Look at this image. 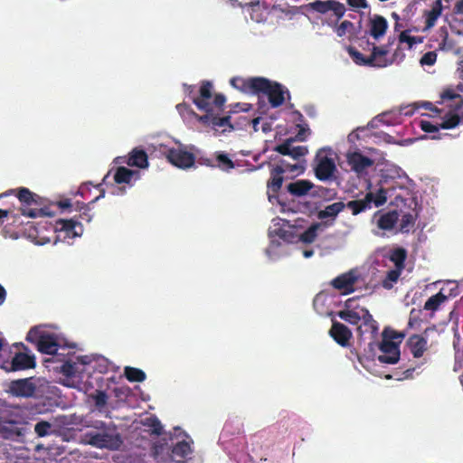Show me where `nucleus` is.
Segmentation results:
<instances>
[{
	"label": "nucleus",
	"mask_w": 463,
	"mask_h": 463,
	"mask_svg": "<svg viewBox=\"0 0 463 463\" xmlns=\"http://www.w3.org/2000/svg\"><path fill=\"white\" fill-rule=\"evenodd\" d=\"M453 11L455 14H463V0H458L455 3Z\"/></svg>",
	"instance_id": "nucleus-64"
},
{
	"label": "nucleus",
	"mask_w": 463,
	"mask_h": 463,
	"mask_svg": "<svg viewBox=\"0 0 463 463\" xmlns=\"http://www.w3.org/2000/svg\"><path fill=\"white\" fill-rule=\"evenodd\" d=\"M347 5L354 8H367L369 6L366 0H347Z\"/></svg>",
	"instance_id": "nucleus-59"
},
{
	"label": "nucleus",
	"mask_w": 463,
	"mask_h": 463,
	"mask_svg": "<svg viewBox=\"0 0 463 463\" xmlns=\"http://www.w3.org/2000/svg\"><path fill=\"white\" fill-rule=\"evenodd\" d=\"M140 174L138 170H132L125 166L116 168L113 179L117 184H131L132 179H138Z\"/></svg>",
	"instance_id": "nucleus-24"
},
{
	"label": "nucleus",
	"mask_w": 463,
	"mask_h": 463,
	"mask_svg": "<svg viewBox=\"0 0 463 463\" xmlns=\"http://www.w3.org/2000/svg\"><path fill=\"white\" fill-rule=\"evenodd\" d=\"M371 200H372V195L365 194V196L363 199L348 201L345 203V207L350 209L351 213L355 216L362 213L366 212L367 209H372L371 208Z\"/></svg>",
	"instance_id": "nucleus-28"
},
{
	"label": "nucleus",
	"mask_w": 463,
	"mask_h": 463,
	"mask_svg": "<svg viewBox=\"0 0 463 463\" xmlns=\"http://www.w3.org/2000/svg\"><path fill=\"white\" fill-rule=\"evenodd\" d=\"M366 310V307L356 304L355 298H348L345 303V309L339 310L337 316L348 324L356 326L362 321Z\"/></svg>",
	"instance_id": "nucleus-10"
},
{
	"label": "nucleus",
	"mask_w": 463,
	"mask_h": 463,
	"mask_svg": "<svg viewBox=\"0 0 463 463\" xmlns=\"http://www.w3.org/2000/svg\"><path fill=\"white\" fill-rule=\"evenodd\" d=\"M357 276L354 271H348L337 276L330 281V285L338 290L342 295H348L354 292Z\"/></svg>",
	"instance_id": "nucleus-15"
},
{
	"label": "nucleus",
	"mask_w": 463,
	"mask_h": 463,
	"mask_svg": "<svg viewBox=\"0 0 463 463\" xmlns=\"http://www.w3.org/2000/svg\"><path fill=\"white\" fill-rule=\"evenodd\" d=\"M398 220L399 214L397 212H389L379 217L377 226L382 230H391L395 226Z\"/></svg>",
	"instance_id": "nucleus-32"
},
{
	"label": "nucleus",
	"mask_w": 463,
	"mask_h": 463,
	"mask_svg": "<svg viewBox=\"0 0 463 463\" xmlns=\"http://www.w3.org/2000/svg\"><path fill=\"white\" fill-rule=\"evenodd\" d=\"M401 273L402 270L396 269L388 271L385 278L382 280V286L386 290H391V288H393L394 284L399 280Z\"/></svg>",
	"instance_id": "nucleus-40"
},
{
	"label": "nucleus",
	"mask_w": 463,
	"mask_h": 463,
	"mask_svg": "<svg viewBox=\"0 0 463 463\" xmlns=\"http://www.w3.org/2000/svg\"><path fill=\"white\" fill-rule=\"evenodd\" d=\"M60 372L66 377H73L80 372L78 363L65 360L60 366Z\"/></svg>",
	"instance_id": "nucleus-41"
},
{
	"label": "nucleus",
	"mask_w": 463,
	"mask_h": 463,
	"mask_svg": "<svg viewBox=\"0 0 463 463\" xmlns=\"http://www.w3.org/2000/svg\"><path fill=\"white\" fill-rule=\"evenodd\" d=\"M416 219V214H412L411 213L402 214L400 220V231L402 232H408L410 229L414 225Z\"/></svg>",
	"instance_id": "nucleus-42"
},
{
	"label": "nucleus",
	"mask_w": 463,
	"mask_h": 463,
	"mask_svg": "<svg viewBox=\"0 0 463 463\" xmlns=\"http://www.w3.org/2000/svg\"><path fill=\"white\" fill-rule=\"evenodd\" d=\"M125 163L132 167L145 169L148 167V156L144 149L135 147L129 152Z\"/></svg>",
	"instance_id": "nucleus-22"
},
{
	"label": "nucleus",
	"mask_w": 463,
	"mask_h": 463,
	"mask_svg": "<svg viewBox=\"0 0 463 463\" xmlns=\"http://www.w3.org/2000/svg\"><path fill=\"white\" fill-rule=\"evenodd\" d=\"M392 43H393V40L392 42H389L387 44L377 45V49H381L383 52H384V55L382 56L380 60H382L383 62H386L385 67H387L392 63H400L405 58V54H404L402 49H401V47H398L395 50V52H393V54L391 58L388 57L389 45Z\"/></svg>",
	"instance_id": "nucleus-27"
},
{
	"label": "nucleus",
	"mask_w": 463,
	"mask_h": 463,
	"mask_svg": "<svg viewBox=\"0 0 463 463\" xmlns=\"http://www.w3.org/2000/svg\"><path fill=\"white\" fill-rule=\"evenodd\" d=\"M444 36L442 41L439 43V48L443 51H451L453 47L455 46L454 40L450 39L449 37V33L447 30L443 31Z\"/></svg>",
	"instance_id": "nucleus-53"
},
{
	"label": "nucleus",
	"mask_w": 463,
	"mask_h": 463,
	"mask_svg": "<svg viewBox=\"0 0 463 463\" xmlns=\"http://www.w3.org/2000/svg\"><path fill=\"white\" fill-rule=\"evenodd\" d=\"M58 206L60 209H71L72 203L70 199H63L58 201Z\"/></svg>",
	"instance_id": "nucleus-63"
},
{
	"label": "nucleus",
	"mask_w": 463,
	"mask_h": 463,
	"mask_svg": "<svg viewBox=\"0 0 463 463\" xmlns=\"http://www.w3.org/2000/svg\"><path fill=\"white\" fill-rule=\"evenodd\" d=\"M147 426L151 428L153 434L159 436L163 432L162 423L156 417L147 419Z\"/></svg>",
	"instance_id": "nucleus-51"
},
{
	"label": "nucleus",
	"mask_w": 463,
	"mask_h": 463,
	"mask_svg": "<svg viewBox=\"0 0 463 463\" xmlns=\"http://www.w3.org/2000/svg\"><path fill=\"white\" fill-rule=\"evenodd\" d=\"M329 335L334 341L342 347H348L353 335L351 330L345 325L337 321H333Z\"/></svg>",
	"instance_id": "nucleus-17"
},
{
	"label": "nucleus",
	"mask_w": 463,
	"mask_h": 463,
	"mask_svg": "<svg viewBox=\"0 0 463 463\" xmlns=\"http://www.w3.org/2000/svg\"><path fill=\"white\" fill-rule=\"evenodd\" d=\"M437 61V53L435 52H426L420 59V62L421 65H433Z\"/></svg>",
	"instance_id": "nucleus-56"
},
{
	"label": "nucleus",
	"mask_w": 463,
	"mask_h": 463,
	"mask_svg": "<svg viewBox=\"0 0 463 463\" xmlns=\"http://www.w3.org/2000/svg\"><path fill=\"white\" fill-rule=\"evenodd\" d=\"M307 7L320 14H326L328 11H332L335 15H336L337 19L342 18L346 12V8L344 4L333 0H317L316 2L309 3Z\"/></svg>",
	"instance_id": "nucleus-14"
},
{
	"label": "nucleus",
	"mask_w": 463,
	"mask_h": 463,
	"mask_svg": "<svg viewBox=\"0 0 463 463\" xmlns=\"http://www.w3.org/2000/svg\"><path fill=\"white\" fill-rule=\"evenodd\" d=\"M440 98L441 103L450 100L451 104L449 107L453 110H460L463 108V97L451 88L444 90L440 94Z\"/></svg>",
	"instance_id": "nucleus-29"
},
{
	"label": "nucleus",
	"mask_w": 463,
	"mask_h": 463,
	"mask_svg": "<svg viewBox=\"0 0 463 463\" xmlns=\"http://www.w3.org/2000/svg\"><path fill=\"white\" fill-rule=\"evenodd\" d=\"M321 228V224L319 222H315L311 224L307 230H305L299 235L300 241L304 243H312L317 238L318 231Z\"/></svg>",
	"instance_id": "nucleus-35"
},
{
	"label": "nucleus",
	"mask_w": 463,
	"mask_h": 463,
	"mask_svg": "<svg viewBox=\"0 0 463 463\" xmlns=\"http://www.w3.org/2000/svg\"><path fill=\"white\" fill-rule=\"evenodd\" d=\"M353 27V24L349 20H345L337 28L336 33L338 36H344L346 34L348 28Z\"/></svg>",
	"instance_id": "nucleus-57"
},
{
	"label": "nucleus",
	"mask_w": 463,
	"mask_h": 463,
	"mask_svg": "<svg viewBox=\"0 0 463 463\" xmlns=\"http://www.w3.org/2000/svg\"><path fill=\"white\" fill-rule=\"evenodd\" d=\"M315 174L318 180L325 182V180L331 179L336 170V165L334 159L327 155L325 148L317 150L315 158Z\"/></svg>",
	"instance_id": "nucleus-6"
},
{
	"label": "nucleus",
	"mask_w": 463,
	"mask_h": 463,
	"mask_svg": "<svg viewBox=\"0 0 463 463\" xmlns=\"http://www.w3.org/2000/svg\"><path fill=\"white\" fill-rule=\"evenodd\" d=\"M458 113L451 114L449 113L442 122L439 124L442 129H452L463 121V108L460 110H456Z\"/></svg>",
	"instance_id": "nucleus-33"
},
{
	"label": "nucleus",
	"mask_w": 463,
	"mask_h": 463,
	"mask_svg": "<svg viewBox=\"0 0 463 463\" xmlns=\"http://www.w3.org/2000/svg\"><path fill=\"white\" fill-rule=\"evenodd\" d=\"M346 207L344 202H335L325 206V209L318 212V219L333 218L335 219Z\"/></svg>",
	"instance_id": "nucleus-31"
},
{
	"label": "nucleus",
	"mask_w": 463,
	"mask_h": 463,
	"mask_svg": "<svg viewBox=\"0 0 463 463\" xmlns=\"http://www.w3.org/2000/svg\"><path fill=\"white\" fill-rule=\"evenodd\" d=\"M292 142H293L292 138L287 139L284 143L277 145L274 147V150L279 152V155H287L288 156H290Z\"/></svg>",
	"instance_id": "nucleus-49"
},
{
	"label": "nucleus",
	"mask_w": 463,
	"mask_h": 463,
	"mask_svg": "<svg viewBox=\"0 0 463 463\" xmlns=\"http://www.w3.org/2000/svg\"><path fill=\"white\" fill-rule=\"evenodd\" d=\"M307 152L308 149L305 146H292L290 157H292L293 160H298L300 157L305 156Z\"/></svg>",
	"instance_id": "nucleus-54"
},
{
	"label": "nucleus",
	"mask_w": 463,
	"mask_h": 463,
	"mask_svg": "<svg viewBox=\"0 0 463 463\" xmlns=\"http://www.w3.org/2000/svg\"><path fill=\"white\" fill-rule=\"evenodd\" d=\"M366 194L371 195V207L373 204L381 206L387 201V192L383 188L379 189L376 193L369 192Z\"/></svg>",
	"instance_id": "nucleus-43"
},
{
	"label": "nucleus",
	"mask_w": 463,
	"mask_h": 463,
	"mask_svg": "<svg viewBox=\"0 0 463 463\" xmlns=\"http://www.w3.org/2000/svg\"><path fill=\"white\" fill-rule=\"evenodd\" d=\"M76 209H79L80 211H81V209H84L85 212L82 214H80V219H82L83 221H85L87 222H90L91 215H90V213H88L89 210H88V205L86 203H77Z\"/></svg>",
	"instance_id": "nucleus-58"
},
{
	"label": "nucleus",
	"mask_w": 463,
	"mask_h": 463,
	"mask_svg": "<svg viewBox=\"0 0 463 463\" xmlns=\"http://www.w3.org/2000/svg\"><path fill=\"white\" fill-rule=\"evenodd\" d=\"M258 82L260 84L257 85V95H266L269 104L272 109L279 108L284 104L286 92L289 95V91L285 90L284 86L279 82L271 81L263 77H261L260 80Z\"/></svg>",
	"instance_id": "nucleus-4"
},
{
	"label": "nucleus",
	"mask_w": 463,
	"mask_h": 463,
	"mask_svg": "<svg viewBox=\"0 0 463 463\" xmlns=\"http://www.w3.org/2000/svg\"><path fill=\"white\" fill-rule=\"evenodd\" d=\"M213 118H214V115L212 113V111H209V112H206L205 115L199 116L198 120L204 124L213 125Z\"/></svg>",
	"instance_id": "nucleus-61"
},
{
	"label": "nucleus",
	"mask_w": 463,
	"mask_h": 463,
	"mask_svg": "<svg viewBox=\"0 0 463 463\" xmlns=\"http://www.w3.org/2000/svg\"><path fill=\"white\" fill-rule=\"evenodd\" d=\"M7 392L15 397H21L22 399H32L36 396L37 385L35 383V378H24L11 381L8 383Z\"/></svg>",
	"instance_id": "nucleus-8"
},
{
	"label": "nucleus",
	"mask_w": 463,
	"mask_h": 463,
	"mask_svg": "<svg viewBox=\"0 0 463 463\" xmlns=\"http://www.w3.org/2000/svg\"><path fill=\"white\" fill-rule=\"evenodd\" d=\"M95 430L88 431L83 436L87 444L96 448L118 449L122 445L123 441L117 431L114 423H105L103 420H95L92 424Z\"/></svg>",
	"instance_id": "nucleus-1"
},
{
	"label": "nucleus",
	"mask_w": 463,
	"mask_h": 463,
	"mask_svg": "<svg viewBox=\"0 0 463 463\" xmlns=\"http://www.w3.org/2000/svg\"><path fill=\"white\" fill-rule=\"evenodd\" d=\"M347 53L351 59L358 65L383 68L386 64V62H383V61L380 60L381 57L384 55V52H383L381 49H377V45L374 43H373V51H371V54L368 57H365L354 47H348Z\"/></svg>",
	"instance_id": "nucleus-7"
},
{
	"label": "nucleus",
	"mask_w": 463,
	"mask_h": 463,
	"mask_svg": "<svg viewBox=\"0 0 463 463\" xmlns=\"http://www.w3.org/2000/svg\"><path fill=\"white\" fill-rule=\"evenodd\" d=\"M407 257V251L403 248H397L391 251L389 259L395 265L396 269L402 271L404 263Z\"/></svg>",
	"instance_id": "nucleus-34"
},
{
	"label": "nucleus",
	"mask_w": 463,
	"mask_h": 463,
	"mask_svg": "<svg viewBox=\"0 0 463 463\" xmlns=\"http://www.w3.org/2000/svg\"><path fill=\"white\" fill-rule=\"evenodd\" d=\"M215 160H217V167L222 171H230L235 167L233 161L222 151L215 154Z\"/></svg>",
	"instance_id": "nucleus-38"
},
{
	"label": "nucleus",
	"mask_w": 463,
	"mask_h": 463,
	"mask_svg": "<svg viewBox=\"0 0 463 463\" xmlns=\"http://www.w3.org/2000/svg\"><path fill=\"white\" fill-rule=\"evenodd\" d=\"M52 429V425L49 421L40 420L35 423L34 432L38 437H45L49 434L50 430Z\"/></svg>",
	"instance_id": "nucleus-46"
},
{
	"label": "nucleus",
	"mask_w": 463,
	"mask_h": 463,
	"mask_svg": "<svg viewBox=\"0 0 463 463\" xmlns=\"http://www.w3.org/2000/svg\"><path fill=\"white\" fill-rule=\"evenodd\" d=\"M261 77H254L244 79L242 77H234L231 80V85L242 91L243 93H258V87L260 83L258 81L260 80Z\"/></svg>",
	"instance_id": "nucleus-20"
},
{
	"label": "nucleus",
	"mask_w": 463,
	"mask_h": 463,
	"mask_svg": "<svg viewBox=\"0 0 463 463\" xmlns=\"http://www.w3.org/2000/svg\"><path fill=\"white\" fill-rule=\"evenodd\" d=\"M370 24V33L374 39L383 37L388 29L386 18L380 14H374L371 18Z\"/></svg>",
	"instance_id": "nucleus-26"
},
{
	"label": "nucleus",
	"mask_w": 463,
	"mask_h": 463,
	"mask_svg": "<svg viewBox=\"0 0 463 463\" xmlns=\"http://www.w3.org/2000/svg\"><path fill=\"white\" fill-rule=\"evenodd\" d=\"M361 322L362 324L357 327L358 341H363L364 335L365 334H370L371 341L369 343V348L371 351H373V348L376 346L374 337L378 332L377 322L373 320V317L368 309L364 311V315Z\"/></svg>",
	"instance_id": "nucleus-12"
},
{
	"label": "nucleus",
	"mask_w": 463,
	"mask_h": 463,
	"mask_svg": "<svg viewBox=\"0 0 463 463\" xmlns=\"http://www.w3.org/2000/svg\"><path fill=\"white\" fill-rule=\"evenodd\" d=\"M30 431V424L22 417L10 415L0 418V436L5 439L21 441Z\"/></svg>",
	"instance_id": "nucleus-3"
},
{
	"label": "nucleus",
	"mask_w": 463,
	"mask_h": 463,
	"mask_svg": "<svg viewBox=\"0 0 463 463\" xmlns=\"http://www.w3.org/2000/svg\"><path fill=\"white\" fill-rule=\"evenodd\" d=\"M406 345L414 358L422 357L428 348L426 337L418 334L411 335L408 338Z\"/></svg>",
	"instance_id": "nucleus-21"
},
{
	"label": "nucleus",
	"mask_w": 463,
	"mask_h": 463,
	"mask_svg": "<svg viewBox=\"0 0 463 463\" xmlns=\"http://www.w3.org/2000/svg\"><path fill=\"white\" fill-rule=\"evenodd\" d=\"M269 177L266 181V194L270 203L279 200V193L282 188L285 174H301L304 168L298 164H290L284 159H279L273 164L269 163Z\"/></svg>",
	"instance_id": "nucleus-2"
},
{
	"label": "nucleus",
	"mask_w": 463,
	"mask_h": 463,
	"mask_svg": "<svg viewBox=\"0 0 463 463\" xmlns=\"http://www.w3.org/2000/svg\"><path fill=\"white\" fill-rule=\"evenodd\" d=\"M124 374L128 381L131 383H142L146 380V373L141 369L133 366H126Z\"/></svg>",
	"instance_id": "nucleus-36"
},
{
	"label": "nucleus",
	"mask_w": 463,
	"mask_h": 463,
	"mask_svg": "<svg viewBox=\"0 0 463 463\" xmlns=\"http://www.w3.org/2000/svg\"><path fill=\"white\" fill-rule=\"evenodd\" d=\"M377 346L382 352L377 357L380 363L394 364L401 359V348L396 341L382 339Z\"/></svg>",
	"instance_id": "nucleus-11"
},
{
	"label": "nucleus",
	"mask_w": 463,
	"mask_h": 463,
	"mask_svg": "<svg viewBox=\"0 0 463 463\" xmlns=\"http://www.w3.org/2000/svg\"><path fill=\"white\" fill-rule=\"evenodd\" d=\"M251 109V105L248 103H236L234 105H232V111L237 112L239 110L241 111H249Z\"/></svg>",
	"instance_id": "nucleus-60"
},
{
	"label": "nucleus",
	"mask_w": 463,
	"mask_h": 463,
	"mask_svg": "<svg viewBox=\"0 0 463 463\" xmlns=\"http://www.w3.org/2000/svg\"><path fill=\"white\" fill-rule=\"evenodd\" d=\"M213 83L208 80H203L199 89V96L193 98V103L198 109L205 112L212 111V105L210 99L213 97Z\"/></svg>",
	"instance_id": "nucleus-16"
},
{
	"label": "nucleus",
	"mask_w": 463,
	"mask_h": 463,
	"mask_svg": "<svg viewBox=\"0 0 463 463\" xmlns=\"http://www.w3.org/2000/svg\"><path fill=\"white\" fill-rule=\"evenodd\" d=\"M92 399L96 407L102 408L107 405L108 394L104 391L97 390L96 392L92 394Z\"/></svg>",
	"instance_id": "nucleus-47"
},
{
	"label": "nucleus",
	"mask_w": 463,
	"mask_h": 463,
	"mask_svg": "<svg viewBox=\"0 0 463 463\" xmlns=\"http://www.w3.org/2000/svg\"><path fill=\"white\" fill-rule=\"evenodd\" d=\"M58 344L52 335H42L37 340V349L42 354L58 355Z\"/></svg>",
	"instance_id": "nucleus-25"
},
{
	"label": "nucleus",
	"mask_w": 463,
	"mask_h": 463,
	"mask_svg": "<svg viewBox=\"0 0 463 463\" xmlns=\"http://www.w3.org/2000/svg\"><path fill=\"white\" fill-rule=\"evenodd\" d=\"M56 231L58 232V238L62 239H74L77 236H80L83 233L82 224L74 219H60L56 222Z\"/></svg>",
	"instance_id": "nucleus-13"
},
{
	"label": "nucleus",
	"mask_w": 463,
	"mask_h": 463,
	"mask_svg": "<svg viewBox=\"0 0 463 463\" xmlns=\"http://www.w3.org/2000/svg\"><path fill=\"white\" fill-rule=\"evenodd\" d=\"M347 164L355 173H363L373 165V161L358 151L347 154Z\"/></svg>",
	"instance_id": "nucleus-18"
},
{
	"label": "nucleus",
	"mask_w": 463,
	"mask_h": 463,
	"mask_svg": "<svg viewBox=\"0 0 463 463\" xmlns=\"http://www.w3.org/2000/svg\"><path fill=\"white\" fill-rule=\"evenodd\" d=\"M410 31L405 30L402 31L398 36V40H400V43H406L408 44V48L411 49L414 44L422 43V38L419 36H411L409 34Z\"/></svg>",
	"instance_id": "nucleus-44"
},
{
	"label": "nucleus",
	"mask_w": 463,
	"mask_h": 463,
	"mask_svg": "<svg viewBox=\"0 0 463 463\" xmlns=\"http://www.w3.org/2000/svg\"><path fill=\"white\" fill-rule=\"evenodd\" d=\"M405 333L403 332H398L393 329L385 328L383 331V339L390 340V341H395L398 340V345L402 342V340L404 338Z\"/></svg>",
	"instance_id": "nucleus-45"
},
{
	"label": "nucleus",
	"mask_w": 463,
	"mask_h": 463,
	"mask_svg": "<svg viewBox=\"0 0 463 463\" xmlns=\"http://www.w3.org/2000/svg\"><path fill=\"white\" fill-rule=\"evenodd\" d=\"M225 126H228L230 129H233L232 124L231 123V117L230 116H223L219 117L214 115L213 121V128H225Z\"/></svg>",
	"instance_id": "nucleus-48"
},
{
	"label": "nucleus",
	"mask_w": 463,
	"mask_h": 463,
	"mask_svg": "<svg viewBox=\"0 0 463 463\" xmlns=\"http://www.w3.org/2000/svg\"><path fill=\"white\" fill-rule=\"evenodd\" d=\"M225 100H226V98L223 94L217 93V94H215V97L213 99L214 106L217 108H222L224 105Z\"/></svg>",
	"instance_id": "nucleus-62"
},
{
	"label": "nucleus",
	"mask_w": 463,
	"mask_h": 463,
	"mask_svg": "<svg viewBox=\"0 0 463 463\" xmlns=\"http://www.w3.org/2000/svg\"><path fill=\"white\" fill-rule=\"evenodd\" d=\"M420 312H421V310H416L415 308H412L411 310L409 322H408L409 327L412 328V327L420 326V325L421 323V319L420 317Z\"/></svg>",
	"instance_id": "nucleus-52"
},
{
	"label": "nucleus",
	"mask_w": 463,
	"mask_h": 463,
	"mask_svg": "<svg viewBox=\"0 0 463 463\" xmlns=\"http://www.w3.org/2000/svg\"><path fill=\"white\" fill-rule=\"evenodd\" d=\"M418 109H420V105L417 103L409 104V105H402L398 109V113L400 115L411 117L415 113V111Z\"/></svg>",
	"instance_id": "nucleus-50"
},
{
	"label": "nucleus",
	"mask_w": 463,
	"mask_h": 463,
	"mask_svg": "<svg viewBox=\"0 0 463 463\" xmlns=\"http://www.w3.org/2000/svg\"><path fill=\"white\" fill-rule=\"evenodd\" d=\"M287 191L295 197H301L314 188V184L308 179H298L287 185Z\"/></svg>",
	"instance_id": "nucleus-23"
},
{
	"label": "nucleus",
	"mask_w": 463,
	"mask_h": 463,
	"mask_svg": "<svg viewBox=\"0 0 463 463\" xmlns=\"http://www.w3.org/2000/svg\"><path fill=\"white\" fill-rule=\"evenodd\" d=\"M165 158L170 164L182 169L190 168L195 162L193 153L183 147L169 148L165 153Z\"/></svg>",
	"instance_id": "nucleus-9"
},
{
	"label": "nucleus",
	"mask_w": 463,
	"mask_h": 463,
	"mask_svg": "<svg viewBox=\"0 0 463 463\" xmlns=\"http://www.w3.org/2000/svg\"><path fill=\"white\" fill-rule=\"evenodd\" d=\"M191 454V445L187 441H179L172 448V455L181 459Z\"/></svg>",
	"instance_id": "nucleus-39"
},
{
	"label": "nucleus",
	"mask_w": 463,
	"mask_h": 463,
	"mask_svg": "<svg viewBox=\"0 0 463 463\" xmlns=\"http://www.w3.org/2000/svg\"><path fill=\"white\" fill-rule=\"evenodd\" d=\"M447 299H448L447 296H445L442 292H439V293L431 296L430 298H429L426 300L425 305H423V309L435 311Z\"/></svg>",
	"instance_id": "nucleus-37"
},
{
	"label": "nucleus",
	"mask_w": 463,
	"mask_h": 463,
	"mask_svg": "<svg viewBox=\"0 0 463 463\" xmlns=\"http://www.w3.org/2000/svg\"><path fill=\"white\" fill-rule=\"evenodd\" d=\"M442 3L441 0H437L433 3L431 9L427 11L425 14V28H432L436 24V21L442 13Z\"/></svg>",
	"instance_id": "nucleus-30"
},
{
	"label": "nucleus",
	"mask_w": 463,
	"mask_h": 463,
	"mask_svg": "<svg viewBox=\"0 0 463 463\" xmlns=\"http://www.w3.org/2000/svg\"><path fill=\"white\" fill-rule=\"evenodd\" d=\"M35 366V355L25 353H16L10 363L9 371L18 372V370H26Z\"/></svg>",
	"instance_id": "nucleus-19"
},
{
	"label": "nucleus",
	"mask_w": 463,
	"mask_h": 463,
	"mask_svg": "<svg viewBox=\"0 0 463 463\" xmlns=\"http://www.w3.org/2000/svg\"><path fill=\"white\" fill-rule=\"evenodd\" d=\"M17 198L19 201L23 203V206L21 208V213L23 215L30 217V218H36V217H43V216H52V213H51L48 211V208H30V205H36L39 206L41 204L40 199L41 197L32 191H30L28 188L22 187L17 190L16 194Z\"/></svg>",
	"instance_id": "nucleus-5"
},
{
	"label": "nucleus",
	"mask_w": 463,
	"mask_h": 463,
	"mask_svg": "<svg viewBox=\"0 0 463 463\" xmlns=\"http://www.w3.org/2000/svg\"><path fill=\"white\" fill-rule=\"evenodd\" d=\"M420 128L425 133H437L439 130L440 125H435L428 120H421L420 123Z\"/></svg>",
	"instance_id": "nucleus-55"
}]
</instances>
